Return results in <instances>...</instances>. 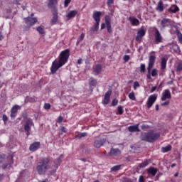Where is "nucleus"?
<instances>
[{
	"label": "nucleus",
	"mask_w": 182,
	"mask_h": 182,
	"mask_svg": "<svg viewBox=\"0 0 182 182\" xmlns=\"http://www.w3.org/2000/svg\"><path fill=\"white\" fill-rule=\"evenodd\" d=\"M69 56H70V50L65 49L60 52L58 58V61L55 60L52 63V65L50 68V72L52 75H55L62 66L66 65L68 63V60H69Z\"/></svg>",
	"instance_id": "1"
},
{
	"label": "nucleus",
	"mask_w": 182,
	"mask_h": 182,
	"mask_svg": "<svg viewBox=\"0 0 182 182\" xmlns=\"http://www.w3.org/2000/svg\"><path fill=\"white\" fill-rule=\"evenodd\" d=\"M52 162V157H43L38 161L36 169L39 176H45L50 168V163Z\"/></svg>",
	"instance_id": "2"
},
{
	"label": "nucleus",
	"mask_w": 182,
	"mask_h": 182,
	"mask_svg": "<svg viewBox=\"0 0 182 182\" xmlns=\"http://www.w3.org/2000/svg\"><path fill=\"white\" fill-rule=\"evenodd\" d=\"M0 164L2 170H11L14 164V155L9 154L7 156L5 154H0Z\"/></svg>",
	"instance_id": "3"
},
{
	"label": "nucleus",
	"mask_w": 182,
	"mask_h": 182,
	"mask_svg": "<svg viewBox=\"0 0 182 182\" xmlns=\"http://www.w3.org/2000/svg\"><path fill=\"white\" fill-rule=\"evenodd\" d=\"M141 140L143 141H147L148 143H154L156 140L160 139V132L154 133V132L151 131L149 132H144L141 134Z\"/></svg>",
	"instance_id": "4"
},
{
	"label": "nucleus",
	"mask_w": 182,
	"mask_h": 182,
	"mask_svg": "<svg viewBox=\"0 0 182 182\" xmlns=\"http://www.w3.org/2000/svg\"><path fill=\"white\" fill-rule=\"evenodd\" d=\"M154 63H156V55H151L149 56L148 67H147V75H151L152 77H156L158 75L157 69H153V66H154ZM151 69L152 71H151Z\"/></svg>",
	"instance_id": "5"
},
{
	"label": "nucleus",
	"mask_w": 182,
	"mask_h": 182,
	"mask_svg": "<svg viewBox=\"0 0 182 182\" xmlns=\"http://www.w3.org/2000/svg\"><path fill=\"white\" fill-rule=\"evenodd\" d=\"M170 99H171V92L170 90L166 89L161 94V100L164 102H162L161 106H168L170 105Z\"/></svg>",
	"instance_id": "6"
},
{
	"label": "nucleus",
	"mask_w": 182,
	"mask_h": 182,
	"mask_svg": "<svg viewBox=\"0 0 182 182\" xmlns=\"http://www.w3.org/2000/svg\"><path fill=\"white\" fill-rule=\"evenodd\" d=\"M24 21L25 23L27 25L26 30L29 31L31 26H33V25L38 22V18L36 17L28 16L27 18H24Z\"/></svg>",
	"instance_id": "7"
},
{
	"label": "nucleus",
	"mask_w": 182,
	"mask_h": 182,
	"mask_svg": "<svg viewBox=\"0 0 182 182\" xmlns=\"http://www.w3.org/2000/svg\"><path fill=\"white\" fill-rule=\"evenodd\" d=\"M62 159H63V155H60L58 158L54 160V164L51 166V173H56L60 163H62Z\"/></svg>",
	"instance_id": "8"
},
{
	"label": "nucleus",
	"mask_w": 182,
	"mask_h": 182,
	"mask_svg": "<svg viewBox=\"0 0 182 182\" xmlns=\"http://www.w3.org/2000/svg\"><path fill=\"white\" fill-rule=\"evenodd\" d=\"M154 36V44L159 45V43H163V36L159 31V29L155 28Z\"/></svg>",
	"instance_id": "9"
},
{
	"label": "nucleus",
	"mask_w": 182,
	"mask_h": 182,
	"mask_svg": "<svg viewBox=\"0 0 182 182\" xmlns=\"http://www.w3.org/2000/svg\"><path fill=\"white\" fill-rule=\"evenodd\" d=\"M48 8L51 12L58 11V0H48Z\"/></svg>",
	"instance_id": "10"
},
{
	"label": "nucleus",
	"mask_w": 182,
	"mask_h": 182,
	"mask_svg": "<svg viewBox=\"0 0 182 182\" xmlns=\"http://www.w3.org/2000/svg\"><path fill=\"white\" fill-rule=\"evenodd\" d=\"M157 94H154L149 97L146 102V106L148 109H150V107H151V106L154 105V102L157 100Z\"/></svg>",
	"instance_id": "11"
},
{
	"label": "nucleus",
	"mask_w": 182,
	"mask_h": 182,
	"mask_svg": "<svg viewBox=\"0 0 182 182\" xmlns=\"http://www.w3.org/2000/svg\"><path fill=\"white\" fill-rule=\"evenodd\" d=\"M103 69V67L102 66V64H96L92 67V75L94 76H97L102 73V70Z\"/></svg>",
	"instance_id": "12"
},
{
	"label": "nucleus",
	"mask_w": 182,
	"mask_h": 182,
	"mask_svg": "<svg viewBox=\"0 0 182 182\" xmlns=\"http://www.w3.org/2000/svg\"><path fill=\"white\" fill-rule=\"evenodd\" d=\"M145 35H146V30H144V28H141L140 30H138L136 36V42H139L140 43V42H141V41L143 40V37H144Z\"/></svg>",
	"instance_id": "13"
},
{
	"label": "nucleus",
	"mask_w": 182,
	"mask_h": 182,
	"mask_svg": "<svg viewBox=\"0 0 182 182\" xmlns=\"http://www.w3.org/2000/svg\"><path fill=\"white\" fill-rule=\"evenodd\" d=\"M110 96H112V90H109L105 95L102 100L104 105H109L110 103Z\"/></svg>",
	"instance_id": "14"
},
{
	"label": "nucleus",
	"mask_w": 182,
	"mask_h": 182,
	"mask_svg": "<svg viewBox=\"0 0 182 182\" xmlns=\"http://www.w3.org/2000/svg\"><path fill=\"white\" fill-rule=\"evenodd\" d=\"M105 25L107 26L108 33H112V20L109 16L105 17Z\"/></svg>",
	"instance_id": "15"
},
{
	"label": "nucleus",
	"mask_w": 182,
	"mask_h": 182,
	"mask_svg": "<svg viewBox=\"0 0 182 182\" xmlns=\"http://www.w3.org/2000/svg\"><path fill=\"white\" fill-rule=\"evenodd\" d=\"M31 126H33V121L32 119H28L24 124L25 132H31Z\"/></svg>",
	"instance_id": "16"
},
{
	"label": "nucleus",
	"mask_w": 182,
	"mask_h": 182,
	"mask_svg": "<svg viewBox=\"0 0 182 182\" xmlns=\"http://www.w3.org/2000/svg\"><path fill=\"white\" fill-rule=\"evenodd\" d=\"M41 147V142L36 141L31 144L29 146L30 151H36Z\"/></svg>",
	"instance_id": "17"
},
{
	"label": "nucleus",
	"mask_w": 182,
	"mask_h": 182,
	"mask_svg": "<svg viewBox=\"0 0 182 182\" xmlns=\"http://www.w3.org/2000/svg\"><path fill=\"white\" fill-rule=\"evenodd\" d=\"M53 14V18L50 20V24L51 25H56V22H58V11H51Z\"/></svg>",
	"instance_id": "18"
},
{
	"label": "nucleus",
	"mask_w": 182,
	"mask_h": 182,
	"mask_svg": "<svg viewBox=\"0 0 182 182\" xmlns=\"http://www.w3.org/2000/svg\"><path fill=\"white\" fill-rule=\"evenodd\" d=\"M100 16H102V12L100 11H96L93 14L92 18L96 23H100Z\"/></svg>",
	"instance_id": "19"
},
{
	"label": "nucleus",
	"mask_w": 182,
	"mask_h": 182,
	"mask_svg": "<svg viewBox=\"0 0 182 182\" xmlns=\"http://www.w3.org/2000/svg\"><path fill=\"white\" fill-rule=\"evenodd\" d=\"M171 22V20L170 18H163L161 21V28H167L170 25V23Z\"/></svg>",
	"instance_id": "20"
},
{
	"label": "nucleus",
	"mask_w": 182,
	"mask_h": 182,
	"mask_svg": "<svg viewBox=\"0 0 182 182\" xmlns=\"http://www.w3.org/2000/svg\"><path fill=\"white\" fill-rule=\"evenodd\" d=\"M129 21L131 22L132 26H139L140 25V21L137 18L129 17Z\"/></svg>",
	"instance_id": "21"
},
{
	"label": "nucleus",
	"mask_w": 182,
	"mask_h": 182,
	"mask_svg": "<svg viewBox=\"0 0 182 182\" xmlns=\"http://www.w3.org/2000/svg\"><path fill=\"white\" fill-rule=\"evenodd\" d=\"M77 15V11L73 10V11H70L66 15L67 21H70V19H72V18H75V16H76Z\"/></svg>",
	"instance_id": "22"
},
{
	"label": "nucleus",
	"mask_w": 182,
	"mask_h": 182,
	"mask_svg": "<svg viewBox=\"0 0 182 182\" xmlns=\"http://www.w3.org/2000/svg\"><path fill=\"white\" fill-rule=\"evenodd\" d=\"M103 144H105V141L103 139H97L94 141V147L96 149H100Z\"/></svg>",
	"instance_id": "23"
},
{
	"label": "nucleus",
	"mask_w": 182,
	"mask_h": 182,
	"mask_svg": "<svg viewBox=\"0 0 182 182\" xmlns=\"http://www.w3.org/2000/svg\"><path fill=\"white\" fill-rule=\"evenodd\" d=\"M147 173L154 177V176L157 174V168H154L153 166L149 167L147 169Z\"/></svg>",
	"instance_id": "24"
},
{
	"label": "nucleus",
	"mask_w": 182,
	"mask_h": 182,
	"mask_svg": "<svg viewBox=\"0 0 182 182\" xmlns=\"http://www.w3.org/2000/svg\"><path fill=\"white\" fill-rule=\"evenodd\" d=\"M128 130L129 132H130V133H135L136 132H140V129H139V124L136 125L129 126L128 127Z\"/></svg>",
	"instance_id": "25"
},
{
	"label": "nucleus",
	"mask_w": 182,
	"mask_h": 182,
	"mask_svg": "<svg viewBox=\"0 0 182 182\" xmlns=\"http://www.w3.org/2000/svg\"><path fill=\"white\" fill-rule=\"evenodd\" d=\"M156 9L158 12H163V11H164V4L163 3V0H160L158 2Z\"/></svg>",
	"instance_id": "26"
},
{
	"label": "nucleus",
	"mask_w": 182,
	"mask_h": 182,
	"mask_svg": "<svg viewBox=\"0 0 182 182\" xmlns=\"http://www.w3.org/2000/svg\"><path fill=\"white\" fill-rule=\"evenodd\" d=\"M168 12L171 14H176V12H178L180 11V9L178 7L177 5L174 4L172 5L169 9H168Z\"/></svg>",
	"instance_id": "27"
},
{
	"label": "nucleus",
	"mask_w": 182,
	"mask_h": 182,
	"mask_svg": "<svg viewBox=\"0 0 182 182\" xmlns=\"http://www.w3.org/2000/svg\"><path fill=\"white\" fill-rule=\"evenodd\" d=\"M109 153H110L111 156H120V154H122L120 149H114V148L111 149Z\"/></svg>",
	"instance_id": "28"
},
{
	"label": "nucleus",
	"mask_w": 182,
	"mask_h": 182,
	"mask_svg": "<svg viewBox=\"0 0 182 182\" xmlns=\"http://www.w3.org/2000/svg\"><path fill=\"white\" fill-rule=\"evenodd\" d=\"M167 68V59L162 58L161 61V70H164Z\"/></svg>",
	"instance_id": "29"
},
{
	"label": "nucleus",
	"mask_w": 182,
	"mask_h": 182,
	"mask_svg": "<svg viewBox=\"0 0 182 182\" xmlns=\"http://www.w3.org/2000/svg\"><path fill=\"white\" fill-rule=\"evenodd\" d=\"M171 145L168 144L166 146H164L161 148V152L162 153H168V151H171Z\"/></svg>",
	"instance_id": "30"
},
{
	"label": "nucleus",
	"mask_w": 182,
	"mask_h": 182,
	"mask_svg": "<svg viewBox=\"0 0 182 182\" xmlns=\"http://www.w3.org/2000/svg\"><path fill=\"white\" fill-rule=\"evenodd\" d=\"M37 32H38L41 35H45V26H40L36 28Z\"/></svg>",
	"instance_id": "31"
},
{
	"label": "nucleus",
	"mask_w": 182,
	"mask_h": 182,
	"mask_svg": "<svg viewBox=\"0 0 182 182\" xmlns=\"http://www.w3.org/2000/svg\"><path fill=\"white\" fill-rule=\"evenodd\" d=\"M97 85V80L93 77H90L89 80V85L95 87Z\"/></svg>",
	"instance_id": "32"
},
{
	"label": "nucleus",
	"mask_w": 182,
	"mask_h": 182,
	"mask_svg": "<svg viewBox=\"0 0 182 182\" xmlns=\"http://www.w3.org/2000/svg\"><path fill=\"white\" fill-rule=\"evenodd\" d=\"M147 166H149V160H145L139 164V167H140V168H144V167H147Z\"/></svg>",
	"instance_id": "33"
},
{
	"label": "nucleus",
	"mask_w": 182,
	"mask_h": 182,
	"mask_svg": "<svg viewBox=\"0 0 182 182\" xmlns=\"http://www.w3.org/2000/svg\"><path fill=\"white\" fill-rule=\"evenodd\" d=\"M99 23H95V26L91 27V31H92V32H97L99 31Z\"/></svg>",
	"instance_id": "34"
},
{
	"label": "nucleus",
	"mask_w": 182,
	"mask_h": 182,
	"mask_svg": "<svg viewBox=\"0 0 182 182\" xmlns=\"http://www.w3.org/2000/svg\"><path fill=\"white\" fill-rule=\"evenodd\" d=\"M87 136V132H82L75 136V139H82V137H86Z\"/></svg>",
	"instance_id": "35"
},
{
	"label": "nucleus",
	"mask_w": 182,
	"mask_h": 182,
	"mask_svg": "<svg viewBox=\"0 0 182 182\" xmlns=\"http://www.w3.org/2000/svg\"><path fill=\"white\" fill-rule=\"evenodd\" d=\"M124 110H123V107L122 105L118 106L117 114H123Z\"/></svg>",
	"instance_id": "36"
},
{
	"label": "nucleus",
	"mask_w": 182,
	"mask_h": 182,
	"mask_svg": "<svg viewBox=\"0 0 182 182\" xmlns=\"http://www.w3.org/2000/svg\"><path fill=\"white\" fill-rule=\"evenodd\" d=\"M28 102H30L31 103H36V102H38V97L35 96L30 97L28 98Z\"/></svg>",
	"instance_id": "37"
},
{
	"label": "nucleus",
	"mask_w": 182,
	"mask_h": 182,
	"mask_svg": "<svg viewBox=\"0 0 182 182\" xmlns=\"http://www.w3.org/2000/svg\"><path fill=\"white\" fill-rule=\"evenodd\" d=\"M128 97L130 99V100H136V95H134V92H130L128 95Z\"/></svg>",
	"instance_id": "38"
},
{
	"label": "nucleus",
	"mask_w": 182,
	"mask_h": 182,
	"mask_svg": "<svg viewBox=\"0 0 182 182\" xmlns=\"http://www.w3.org/2000/svg\"><path fill=\"white\" fill-rule=\"evenodd\" d=\"M146 72V64L141 63L140 65V73H144Z\"/></svg>",
	"instance_id": "39"
},
{
	"label": "nucleus",
	"mask_w": 182,
	"mask_h": 182,
	"mask_svg": "<svg viewBox=\"0 0 182 182\" xmlns=\"http://www.w3.org/2000/svg\"><path fill=\"white\" fill-rule=\"evenodd\" d=\"M122 167V165H116L111 168V171H119V169Z\"/></svg>",
	"instance_id": "40"
},
{
	"label": "nucleus",
	"mask_w": 182,
	"mask_h": 182,
	"mask_svg": "<svg viewBox=\"0 0 182 182\" xmlns=\"http://www.w3.org/2000/svg\"><path fill=\"white\" fill-rule=\"evenodd\" d=\"M18 109H19V107L18 105H14L11 108V113H17L18 112Z\"/></svg>",
	"instance_id": "41"
},
{
	"label": "nucleus",
	"mask_w": 182,
	"mask_h": 182,
	"mask_svg": "<svg viewBox=\"0 0 182 182\" xmlns=\"http://www.w3.org/2000/svg\"><path fill=\"white\" fill-rule=\"evenodd\" d=\"M177 36L180 43H182V33L180 31H177Z\"/></svg>",
	"instance_id": "42"
},
{
	"label": "nucleus",
	"mask_w": 182,
	"mask_h": 182,
	"mask_svg": "<svg viewBox=\"0 0 182 182\" xmlns=\"http://www.w3.org/2000/svg\"><path fill=\"white\" fill-rule=\"evenodd\" d=\"M140 86V83H139V82L136 81L134 82V90H137V87H139Z\"/></svg>",
	"instance_id": "43"
},
{
	"label": "nucleus",
	"mask_w": 182,
	"mask_h": 182,
	"mask_svg": "<svg viewBox=\"0 0 182 182\" xmlns=\"http://www.w3.org/2000/svg\"><path fill=\"white\" fill-rule=\"evenodd\" d=\"M181 70H182V63H179L176 66V72H181Z\"/></svg>",
	"instance_id": "44"
},
{
	"label": "nucleus",
	"mask_w": 182,
	"mask_h": 182,
	"mask_svg": "<svg viewBox=\"0 0 182 182\" xmlns=\"http://www.w3.org/2000/svg\"><path fill=\"white\" fill-rule=\"evenodd\" d=\"M63 122V117H62V115H60L57 119V123H59V124H60V123H62Z\"/></svg>",
	"instance_id": "45"
},
{
	"label": "nucleus",
	"mask_w": 182,
	"mask_h": 182,
	"mask_svg": "<svg viewBox=\"0 0 182 182\" xmlns=\"http://www.w3.org/2000/svg\"><path fill=\"white\" fill-rule=\"evenodd\" d=\"M71 0H65L64 1V6L65 8H68L69 6V4H70Z\"/></svg>",
	"instance_id": "46"
},
{
	"label": "nucleus",
	"mask_w": 182,
	"mask_h": 182,
	"mask_svg": "<svg viewBox=\"0 0 182 182\" xmlns=\"http://www.w3.org/2000/svg\"><path fill=\"white\" fill-rule=\"evenodd\" d=\"M44 109L46 110H49V109H50V104L49 103H45L44 104Z\"/></svg>",
	"instance_id": "47"
},
{
	"label": "nucleus",
	"mask_w": 182,
	"mask_h": 182,
	"mask_svg": "<svg viewBox=\"0 0 182 182\" xmlns=\"http://www.w3.org/2000/svg\"><path fill=\"white\" fill-rule=\"evenodd\" d=\"M119 101L117 99H114L112 102V106H117Z\"/></svg>",
	"instance_id": "48"
},
{
	"label": "nucleus",
	"mask_w": 182,
	"mask_h": 182,
	"mask_svg": "<svg viewBox=\"0 0 182 182\" xmlns=\"http://www.w3.org/2000/svg\"><path fill=\"white\" fill-rule=\"evenodd\" d=\"M114 3V0H107V6H112V5H113V4Z\"/></svg>",
	"instance_id": "49"
},
{
	"label": "nucleus",
	"mask_w": 182,
	"mask_h": 182,
	"mask_svg": "<svg viewBox=\"0 0 182 182\" xmlns=\"http://www.w3.org/2000/svg\"><path fill=\"white\" fill-rule=\"evenodd\" d=\"M156 90H157V86H154L150 90V93H153L154 92H156Z\"/></svg>",
	"instance_id": "50"
},
{
	"label": "nucleus",
	"mask_w": 182,
	"mask_h": 182,
	"mask_svg": "<svg viewBox=\"0 0 182 182\" xmlns=\"http://www.w3.org/2000/svg\"><path fill=\"white\" fill-rule=\"evenodd\" d=\"M144 181H145L144 176H140L139 178V182H144Z\"/></svg>",
	"instance_id": "51"
},
{
	"label": "nucleus",
	"mask_w": 182,
	"mask_h": 182,
	"mask_svg": "<svg viewBox=\"0 0 182 182\" xmlns=\"http://www.w3.org/2000/svg\"><path fill=\"white\" fill-rule=\"evenodd\" d=\"M129 59H130L129 55H126L124 56V60H125V62L129 61Z\"/></svg>",
	"instance_id": "52"
},
{
	"label": "nucleus",
	"mask_w": 182,
	"mask_h": 182,
	"mask_svg": "<svg viewBox=\"0 0 182 182\" xmlns=\"http://www.w3.org/2000/svg\"><path fill=\"white\" fill-rule=\"evenodd\" d=\"M85 33H81V35L80 36V41H83L85 39Z\"/></svg>",
	"instance_id": "53"
},
{
	"label": "nucleus",
	"mask_w": 182,
	"mask_h": 182,
	"mask_svg": "<svg viewBox=\"0 0 182 182\" xmlns=\"http://www.w3.org/2000/svg\"><path fill=\"white\" fill-rule=\"evenodd\" d=\"M60 131L63 132V133H66V132H68L66 130V127H62L61 129H60Z\"/></svg>",
	"instance_id": "54"
},
{
	"label": "nucleus",
	"mask_w": 182,
	"mask_h": 182,
	"mask_svg": "<svg viewBox=\"0 0 182 182\" xmlns=\"http://www.w3.org/2000/svg\"><path fill=\"white\" fill-rule=\"evenodd\" d=\"M163 86V83H161L158 87H156V90L159 92Z\"/></svg>",
	"instance_id": "55"
},
{
	"label": "nucleus",
	"mask_w": 182,
	"mask_h": 182,
	"mask_svg": "<svg viewBox=\"0 0 182 182\" xmlns=\"http://www.w3.org/2000/svg\"><path fill=\"white\" fill-rule=\"evenodd\" d=\"M13 4H14V5H20L18 0H14V1H13Z\"/></svg>",
	"instance_id": "56"
},
{
	"label": "nucleus",
	"mask_w": 182,
	"mask_h": 182,
	"mask_svg": "<svg viewBox=\"0 0 182 182\" xmlns=\"http://www.w3.org/2000/svg\"><path fill=\"white\" fill-rule=\"evenodd\" d=\"M3 120H4V122H6V120H8V117H7L6 114H4V115H3Z\"/></svg>",
	"instance_id": "57"
},
{
	"label": "nucleus",
	"mask_w": 182,
	"mask_h": 182,
	"mask_svg": "<svg viewBox=\"0 0 182 182\" xmlns=\"http://www.w3.org/2000/svg\"><path fill=\"white\" fill-rule=\"evenodd\" d=\"M105 28H106V23H102L101 24V29H105Z\"/></svg>",
	"instance_id": "58"
},
{
	"label": "nucleus",
	"mask_w": 182,
	"mask_h": 182,
	"mask_svg": "<svg viewBox=\"0 0 182 182\" xmlns=\"http://www.w3.org/2000/svg\"><path fill=\"white\" fill-rule=\"evenodd\" d=\"M82 62H83V60H82V58L77 60L78 65H82Z\"/></svg>",
	"instance_id": "59"
},
{
	"label": "nucleus",
	"mask_w": 182,
	"mask_h": 182,
	"mask_svg": "<svg viewBox=\"0 0 182 182\" xmlns=\"http://www.w3.org/2000/svg\"><path fill=\"white\" fill-rule=\"evenodd\" d=\"M146 79H148L149 80H150V79H151V74H147V75H146Z\"/></svg>",
	"instance_id": "60"
},
{
	"label": "nucleus",
	"mask_w": 182,
	"mask_h": 182,
	"mask_svg": "<svg viewBox=\"0 0 182 182\" xmlns=\"http://www.w3.org/2000/svg\"><path fill=\"white\" fill-rule=\"evenodd\" d=\"M16 113L14 112H11V117H16V114H15Z\"/></svg>",
	"instance_id": "61"
},
{
	"label": "nucleus",
	"mask_w": 182,
	"mask_h": 182,
	"mask_svg": "<svg viewBox=\"0 0 182 182\" xmlns=\"http://www.w3.org/2000/svg\"><path fill=\"white\" fill-rule=\"evenodd\" d=\"M4 39V36L2 35V32L0 31V41Z\"/></svg>",
	"instance_id": "62"
},
{
	"label": "nucleus",
	"mask_w": 182,
	"mask_h": 182,
	"mask_svg": "<svg viewBox=\"0 0 182 182\" xmlns=\"http://www.w3.org/2000/svg\"><path fill=\"white\" fill-rule=\"evenodd\" d=\"M81 161H84V163H86V159L82 158L80 159Z\"/></svg>",
	"instance_id": "63"
},
{
	"label": "nucleus",
	"mask_w": 182,
	"mask_h": 182,
	"mask_svg": "<svg viewBox=\"0 0 182 182\" xmlns=\"http://www.w3.org/2000/svg\"><path fill=\"white\" fill-rule=\"evenodd\" d=\"M155 109H156V110H159V105H156Z\"/></svg>",
	"instance_id": "64"
}]
</instances>
